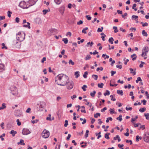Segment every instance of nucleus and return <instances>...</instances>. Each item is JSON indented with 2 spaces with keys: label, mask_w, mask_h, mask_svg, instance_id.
<instances>
[{
  "label": "nucleus",
  "mask_w": 149,
  "mask_h": 149,
  "mask_svg": "<svg viewBox=\"0 0 149 149\" xmlns=\"http://www.w3.org/2000/svg\"><path fill=\"white\" fill-rule=\"evenodd\" d=\"M62 41L64 42L65 44H67L68 42V40L67 38H63Z\"/></svg>",
  "instance_id": "31"
},
{
  "label": "nucleus",
  "mask_w": 149,
  "mask_h": 149,
  "mask_svg": "<svg viewBox=\"0 0 149 149\" xmlns=\"http://www.w3.org/2000/svg\"><path fill=\"white\" fill-rule=\"evenodd\" d=\"M122 117V116L121 114H120L119 115V117L116 118V119L119 120L120 121H121L123 120Z\"/></svg>",
  "instance_id": "34"
},
{
  "label": "nucleus",
  "mask_w": 149,
  "mask_h": 149,
  "mask_svg": "<svg viewBox=\"0 0 149 149\" xmlns=\"http://www.w3.org/2000/svg\"><path fill=\"white\" fill-rule=\"evenodd\" d=\"M12 13L10 11H8V17H11V14Z\"/></svg>",
  "instance_id": "58"
},
{
  "label": "nucleus",
  "mask_w": 149,
  "mask_h": 149,
  "mask_svg": "<svg viewBox=\"0 0 149 149\" xmlns=\"http://www.w3.org/2000/svg\"><path fill=\"white\" fill-rule=\"evenodd\" d=\"M113 28L114 29V33H116L118 31L117 27L114 26L113 27Z\"/></svg>",
  "instance_id": "29"
},
{
  "label": "nucleus",
  "mask_w": 149,
  "mask_h": 149,
  "mask_svg": "<svg viewBox=\"0 0 149 149\" xmlns=\"http://www.w3.org/2000/svg\"><path fill=\"white\" fill-rule=\"evenodd\" d=\"M110 134V133H107V132L105 134V135H104L105 138L107 139H109L110 138H109V135Z\"/></svg>",
  "instance_id": "22"
},
{
  "label": "nucleus",
  "mask_w": 149,
  "mask_h": 149,
  "mask_svg": "<svg viewBox=\"0 0 149 149\" xmlns=\"http://www.w3.org/2000/svg\"><path fill=\"white\" fill-rule=\"evenodd\" d=\"M38 0H30L29 1V3L31 4L29 5V7L35 4Z\"/></svg>",
  "instance_id": "11"
},
{
  "label": "nucleus",
  "mask_w": 149,
  "mask_h": 149,
  "mask_svg": "<svg viewBox=\"0 0 149 149\" xmlns=\"http://www.w3.org/2000/svg\"><path fill=\"white\" fill-rule=\"evenodd\" d=\"M132 19L134 18L135 20H136V19L138 18V16L135 15H133L132 16Z\"/></svg>",
  "instance_id": "57"
},
{
  "label": "nucleus",
  "mask_w": 149,
  "mask_h": 149,
  "mask_svg": "<svg viewBox=\"0 0 149 149\" xmlns=\"http://www.w3.org/2000/svg\"><path fill=\"white\" fill-rule=\"evenodd\" d=\"M55 80V82L58 85L64 86L69 83V78L65 74H61L56 77Z\"/></svg>",
  "instance_id": "1"
},
{
  "label": "nucleus",
  "mask_w": 149,
  "mask_h": 149,
  "mask_svg": "<svg viewBox=\"0 0 149 149\" xmlns=\"http://www.w3.org/2000/svg\"><path fill=\"white\" fill-rule=\"evenodd\" d=\"M48 10H44L42 11L44 15H45L48 12Z\"/></svg>",
  "instance_id": "59"
},
{
  "label": "nucleus",
  "mask_w": 149,
  "mask_h": 149,
  "mask_svg": "<svg viewBox=\"0 0 149 149\" xmlns=\"http://www.w3.org/2000/svg\"><path fill=\"white\" fill-rule=\"evenodd\" d=\"M86 17L88 20H90L91 19V17L89 15H86Z\"/></svg>",
  "instance_id": "51"
},
{
  "label": "nucleus",
  "mask_w": 149,
  "mask_h": 149,
  "mask_svg": "<svg viewBox=\"0 0 149 149\" xmlns=\"http://www.w3.org/2000/svg\"><path fill=\"white\" fill-rule=\"evenodd\" d=\"M130 70L131 71L130 73L131 74H132L133 75H134L136 74V69H133L132 68H130Z\"/></svg>",
  "instance_id": "15"
},
{
  "label": "nucleus",
  "mask_w": 149,
  "mask_h": 149,
  "mask_svg": "<svg viewBox=\"0 0 149 149\" xmlns=\"http://www.w3.org/2000/svg\"><path fill=\"white\" fill-rule=\"evenodd\" d=\"M142 137L141 136H137L136 137V141L138 142L139 141V139H141Z\"/></svg>",
  "instance_id": "36"
},
{
  "label": "nucleus",
  "mask_w": 149,
  "mask_h": 149,
  "mask_svg": "<svg viewBox=\"0 0 149 149\" xmlns=\"http://www.w3.org/2000/svg\"><path fill=\"white\" fill-rule=\"evenodd\" d=\"M104 94L105 96H106L107 95H110V92L109 91L107 90L105 93H104Z\"/></svg>",
  "instance_id": "28"
},
{
  "label": "nucleus",
  "mask_w": 149,
  "mask_h": 149,
  "mask_svg": "<svg viewBox=\"0 0 149 149\" xmlns=\"http://www.w3.org/2000/svg\"><path fill=\"white\" fill-rule=\"evenodd\" d=\"M136 3H134L133 4V6L132 7V8L133 9H134L135 11H136L137 10V9L136 8H135L136 7Z\"/></svg>",
  "instance_id": "30"
},
{
  "label": "nucleus",
  "mask_w": 149,
  "mask_h": 149,
  "mask_svg": "<svg viewBox=\"0 0 149 149\" xmlns=\"http://www.w3.org/2000/svg\"><path fill=\"white\" fill-rule=\"evenodd\" d=\"M142 35L145 36H148V34L146 33L145 31V30H143L142 31Z\"/></svg>",
  "instance_id": "27"
},
{
  "label": "nucleus",
  "mask_w": 149,
  "mask_h": 149,
  "mask_svg": "<svg viewBox=\"0 0 149 149\" xmlns=\"http://www.w3.org/2000/svg\"><path fill=\"white\" fill-rule=\"evenodd\" d=\"M87 88V86L86 85H83V86L81 88L84 91H86V89L85 88Z\"/></svg>",
  "instance_id": "46"
},
{
  "label": "nucleus",
  "mask_w": 149,
  "mask_h": 149,
  "mask_svg": "<svg viewBox=\"0 0 149 149\" xmlns=\"http://www.w3.org/2000/svg\"><path fill=\"white\" fill-rule=\"evenodd\" d=\"M48 116H49L48 117H47L46 120H48L51 121L52 120V119L51 118V115L50 114H49Z\"/></svg>",
  "instance_id": "37"
},
{
  "label": "nucleus",
  "mask_w": 149,
  "mask_h": 149,
  "mask_svg": "<svg viewBox=\"0 0 149 149\" xmlns=\"http://www.w3.org/2000/svg\"><path fill=\"white\" fill-rule=\"evenodd\" d=\"M88 72L87 71L85 72L83 75L84 78H86L87 77V75L88 74Z\"/></svg>",
  "instance_id": "39"
},
{
  "label": "nucleus",
  "mask_w": 149,
  "mask_h": 149,
  "mask_svg": "<svg viewBox=\"0 0 149 149\" xmlns=\"http://www.w3.org/2000/svg\"><path fill=\"white\" fill-rule=\"evenodd\" d=\"M144 140L145 141L149 142V132H146L145 133L143 137Z\"/></svg>",
  "instance_id": "7"
},
{
  "label": "nucleus",
  "mask_w": 149,
  "mask_h": 149,
  "mask_svg": "<svg viewBox=\"0 0 149 149\" xmlns=\"http://www.w3.org/2000/svg\"><path fill=\"white\" fill-rule=\"evenodd\" d=\"M83 22L82 20H80L79 22H77V24L78 25H79L80 24H83Z\"/></svg>",
  "instance_id": "56"
},
{
  "label": "nucleus",
  "mask_w": 149,
  "mask_h": 149,
  "mask_svg": "<svg viewBox=\"0 0 149 149\" xmlns=\"http://www.w3.org/2000/svg\"><path fill=\"white\" fill-rule=\"evenodd\" d=\"M93 44V42H88L87 43L86 46L88 47V45H89L90 46H92Z\"/></svg>",
  "instance_id": "47"
},
{
  "label": "nucleus",
  "mask_w": 149,
  "mask_h": 149,
  "mask_svg": "<svg viewBox=\"0 0 149 149\" xmlns=\"http://www.w3.org/2000/svg\"><path fill=\"white\" fill-rule=\"evenodd\" d=\"M45 105V103L43 102H40L39 103L37 104V106H39V110L40 111H42L43 109L44 108Z\"/></svg>",
  "instance_id": "5"
},
{
  "label": "nucleus",
  "mask_w": 149,
  "mask_h": 149,
  "mask_svg": "<svg viewBox=\"0 0 149 149\" xmlns=\"http://www.w3.org/2000/svg\"><path fill=\"white\" fill-rule=\"evenodd\" d=\"M10 134H12L13 136H14L15 134H17V132L16 131H14V130H12L10 132Z\"/></svg>",
  "instance_id": "18"
},
{
  "label": "nucleus",
  "mask_w": 149,
  "mask_h": 149,
  "mask_svg": "<svg viewBox=\"0 0 149 149\" xmlns=\"http://www.w3.org/2000/svg\"><path fill=\"white\" fill-rule=\"evenodd\" d=\"M74 75L75 76V78H77L80 76L79 72L78 71L75 72L74 73Z\"/></svg>",
  "instance_id": "20"
},
{
  "label": "nucleus",
  "mask_w": 149,
  "mask_h": 149,
  "mask_svg": "<svg viewBox=\"0 0 149 149\" xmlns=\"http://www.w3.org/2000/svg\"><path fill=\"white\" fill-rule=\"evenodd\" d=\"M55 3L57 4H60L62 0H54Z\"/></svg>",
  "instance_id": "25"
},
{
  "label": "nucleus",
  "mask_w": 149,
  "mask_h": 149,
  "mask_svg": "<svg viewBox=\"0 0 149 149\" xmlns=\"http://www.w3.org/2000/svg\"><path fill=\"white\" fill-rule=\"evenodd\" d=\"M114 39L112 37L110 38L108 40L109 42L111 44H113V41Z\"/></svg>",
  "instance_id": "24"
},
{
  "label": "nucleus",
  "mask_w": 149,
  "mask_h": 149,
  "mask_svg": "<svg viewBox=\"0 0 149 149\" xmlns=\"http://www.w3.org/2000/svg\"><path fill=\"white\" fill-rule=\"evenodd\" d=\"M138 118V116H135V117L134 118H132V120L131 121L132 123L136 119H137Z\"/></svg>",
  "instance_id": "48"
},
{
  "label": "nucleus",
  "mask_w": 149,
  "mask_h": 149,
  "mask_svg": "<svg viewBox=\"0 0 149 149\" xmlns=\"http://www.w3.org/2000/svg\"><path fill=\"white\" fill-rule=\"evenodd\" d=\"M100 113H96V114L94 115V117L95 118H97L98 116H100Z\"/></svg>",
  "instance_id": "40"
},
{
  "label": "nucleus",
  "mask_w": 149,
  "mask_h": 149,
  "mask_svg": "<svg viewBox=\"0 0 149 149\" xmlns=\"http://www.w3.org/2000/svg\"><path fill=\"white\" fill-rule=\"evenodd\" d=\"M11 92L13 95H16L18 94L17 88L15 87H13L10 88Z\"/></svg>",
  "instance_id": "6"
},
{
  "label": "nucleus",
  "mask_w": 149,
  "mask_h": 149,
  "mask_svg": "<svg viewBox=\"0 0 149 149\" xmlns=\"http://www.w3.org/2000/svg\"><path fill=\"white\" fill-rule=\"evenodd\" d=\"M21 44V42H16L15 43V45L16 47L17 48H19L20 47Z\"/></svg>",
  "instance_id": "16"
},
{
  "label": "nucleus",
  "mask_w": 149,
  "mask_h": 149,
  "mask_svg": "<svg viewBox=\"0 0 149 149\" xmlns=\"http://www.w3.org/2000/svg\"><path fill=\"white\" fill-rule=\"evenodd\" d=\"M31 133L30 131L28 129L24 128L23 129L22 134L23 135H27Z\"/></svg>",
  "instance_id": "9"
},
{
  "label": "nucleus",
  "mask_w": 149,
  "mask_h": 149,
  "mask_svg": "<svg viewBox=\"0 0 149 149\" xmlns=\"http://www.w3.org/2000/svg\"><path fill=\"white\" fill-rule=\"evenodd\" d=\"M104 85V84L103 83H101L100 84H97V86L98 87L100 88H102L103 86Z\"/></svg>",
  "instance_id": "41"
},
{
  "label": "nucleus",
  "mask_w": 149,
  "mask_h": 149,
  "mask_svg": "<svg viewBox=\"0 0 149 149\" xmlns=\"http://www.w3.org/2000/svg\"><path fill=\"white\" fill-rule=\"evenodd\" d=\"M38 121V120L36 119L35 120L31 121V122L32 123L34 124L35 123H37Z\"/></svg>",
  "instance_id": "55"
},
{
  "label": "nucleus",
  "mask_w": 149,
  "mask_h": 149,
  "mask_svg": "<svg viewBox=\"0 0 149 149\" xmlns=\"http://www.w3.org/2000/svg\"><path fill=\"white\" fill-rule=\"evenodd\" d=\"M65 10V7L63 6H62L59 9V11L60 13L63 15Z\"/></svg>",
  "instance_id": "12"
},
{
  "label": "nucleus",
  "mask_w": 149,
  "mask_h": 149,
  "mask_svg": "<svg viewBox=\"0 0 149 149\" xmlns=\"http://www.w3.org/2000/svg\"><path fill=\"white\" fill-rule=\"evenodd\" d=\"M131 57L132 58L133 61H134L136 59L137 56H136L135 54H134L133 55H131Z\"/></svg>",
  "instance_id": "21"
},
{
  "label": "nucleus",
  "mask_w": 149,
  "mask_h": 149,
  "mask_svg": "<svg viewBox=\"0 0 149 149\" xmlns=\"http://www.w3.org/2000/svg\"><path fill=\"white\" fill-rule=\"evenodd\" d=\"M117 93L119 95H120L121 96H122L123 95V93L122 90H118L117 91Z\"/></svg>",
  "instance_id": "19"
},
{
  "label": "nucleus",
  "mask_w": 149,
  "mask_h": 149,
  "mask_svg": "<svg viewBox=\"0 0 149 149\" xmlns=\"http://www.w3.org/2000/svg\"><path fill=\"white\" fill-rule=\"evenodd\" d=\"M26 24L24 25L23 26L24 27L28 28L29 29H30L31 28L30 26V24L28 22H26Z\"/></svg>",
  "instance_id": "17"
},
{
  "label": "nucleus",
  "mask_w": 149,
  "mask_h": 149,
  "mask_svg": "<svg viewBox=\"0 0 149 149\" xmlns=\"http://www.w3.org/2000/svg\"><path fill=\"white\" fill-rule=\"evenodd\" d=\"M67 85V88L68 89L70 90L72 89L74 86V83L73 81H69V83Z\"/></svg>",
  "instance_id": "8"
},
{
  "label": "nucleus",
  "mask_w": 149,
  "mask_h": 149,
  "mask_svg": "<svg viewBox=\"0 0 149 149\" xmlns=\"http://www.w3.org/2000/svg\"><path fill=\"white\" fill-rule=\"evenodd\" d=\"M49 31L51 33H49V34L51 35L52 33L54 34V33H56L57 30L55 29H52L49 30Z\"/></svg>",
  "instance_id": "13"
},
{
  "label": "nucleus",
  "mask_w": 149,
  "mask_h": 149,
  "mask_svg": "<svg viewBox=\"0 0 149 149\" xmlns=\"http://www.w3.org/2000/svg\"><path fill=\"white\" fill-rule=\"evenodd\" d=\"M114 109H110V113L111 114H112L113 113H116V112L114 111Z\"/></svg>",
  "instance_id": "42"
},
{
  "label": "nucleus",
  "mask_w": 149,
  "mask_h": 149,
  "mask_svg": "<svg viewBox=\"0 0 149 149\" xmlns=\"http://www.w3.org/2000/svg\"><path fill=\"white\" fill-rule=\"evenodd\" d=\"M117 12L118 14H122L123 12L122 10H117Z\"/></svg>",
  "instance_id": "64"
},
{
  "label": "nucleus",
  "mask_w": 149,
  "mask_h": 149,
  "mask_svg": "<svg viewBox=\"0 0 149 149\" xmlns=\"http://www.w3.org/2000/svg\"><path fill=\"white\" fill-rule=\"evenodd\" d=\"M89 132V131L88 130H87L86 131V134L85 135V137L86 138L88 136V133Z\"/></svg>",
  "instance_id": "43"
},
{
  "label": "nucleus",
  "mask_w": 149,
  "mask_h": 149,
  "mask_svg": "<svg viewBox=\"0 0 149 149\" xmlns=\"http://www.w3.org/2000/svg\"><path fill=\"white\" fill-rule=\"evenodd\" d=\"M16 121L17 122V124L18 126H20L21 125V123L19 121V119H17Z\"/></svg>",
  "instance_id": "60"
},
{
  "label": "nucleus",
  "mask_w": 149,
  "mask_h": 149,
  "mask_svg": "<svg viewBox=\"0 0 149 149\" xmlns=\"http://www.w3.org/2000/svg\"><path fill=\"white\" fill-rule=\"evenodd\" d=\"M16 38L17 40L21 42L25 38V34L24 33L23 35L20 32H19L16 34Z\"/></svg>",
  "instance_id": "2"
},
{
  "label": "nucleus",
  "mask_w": 149,
  "mask_h": 149,
  "mask_svg": "<svg viewBox=\"0 0 149 149\" xmlns=\"http://www.w3.org/2000/svg\"><path fill=\"white\" fill-rule=\"evenodd\" d=\"M20 143V144L23 145H25V143H24V141L23 139H21L20 140V141L19 142Z\"/></svg>",
  "instance_id": "50"
},
{
  "label": "nucleus",
  "mask_w": 149,
  "mask_h": 149,
  "mask_svg": "<svg viewBox=\"0 0 149 149\" xmlns=\"http://www.w3.org/2000/svg\"><path fill=\"white\" fill-rule=\"evenodd\" d=\"M144 116L146 117V119L148 120L149 119V113H145Z\"/></svg>",
  "instance_id": "38"
},
{
  "label": "nucleus",
  "mask_w": 149,
  "mask_h": 149,
  "mask_svg": "<svg viewBox=\"0 0 149 149\" xmlns=\"http://www.w3.org/2000/svg\"><path fill=\"white\" fill-rule=\"evenodd\" d=\"M91 58V56L90 55H87L85 58L86 60H89Z\"/></svg>",
  "instance_id": "35"
},
{
  "label": "nucleus",
  "mask_w": 149,
  "mask_h": 149,
  "mask_svg": "<svg viewBox=\"0 0 149 149\" xmlns=\"http://www.w3.org/2000/svg\"><path fill=\"white\" fill-rule=\"evenodd\" d=\"M28 4L26 3L24 1L21 2L19 6L23 9H26L29 7V6H27Z\"/></svg>",
  "instance_id": "3"
},
{
  "label": "nucleus",
  "mask_w": 149,
  "mask_h": 149,
  "mask_svg": "<svg viewBox=\"0 0 149 149\" xmlns=\"http://www.w3.org/2000/svg\"><path fill=\"white\" fill-rule=\"evenodd\" d=\"M113 119L111 117H109L107 118V120H106V122L107 123L109 122V120H110L111 121H112Z\"/></svg>",
  "instance_id": "44"
},
{
  "label": "nucleus",
  "mask_w": 149,
  "mask_h": 149,
  "mask_svg": "<svg viewBox=\"0 0 149 149\" xmlns=\"http://www.w3.org/2000/svg\"><path fill=\"white\" fill-rule=\"evenodd\" d=\"M146 110V108L145 107L141 108L139 109V111L141 112H143Z\"/></svg>",
  "instance_id": "26"
},
{
  "label": "nucleus",
  "mask_w": 149,
  "mask_h": 149,
  "mask_svg": "<svg viewBox=\"0 0 149 149\" xmlns=\"http://www.w3.org/2000/svg\"><path fill=\"white\" fill-rule=\"evenodd\" d=\"M68 63L69 64H71L72 65H74V63L71 59L69 60Z\"/></svg>",
  "instance_id": "45"
},
{
  "label": "nucleus",
  "mask_w": 149,
  "mask_h": 149,
  "mask_svg": "<svg viewBox=\"0 0 149 149\" xmlns=\"http://www.w3.org/2000/svg\"><path fill=\"white\" fill-rule=\"evenodd\" d=\"M4 65L3 64L0 63V72H2L5 70Z\"/></svg>",
  "instance_id": "14"
},
{
  "label": "nucleus",
  "mask_w": 149,
  "mask_h": 149,
  "mask_svg": "<svg viewBox=\"0 0 149 149\" xmlns=\"http://www.w3.org/2000/svg\"><path fill=\"white\" fill-rule=\"evenodd\" d=\"M116 67L117 68H118L120 69H121L122 68V66L121 65H117L116 66Z\"/></svg>",
  "instance_id": "62"
},
{
  "label": "nucleus",
  "mask_w": 149,
  "mask_h": 149,
  "mask_svg": "<svg viewBox=\"0 0 149 149\" xmlns=\"http://www.w3.org/2000/svg\"><path fill=\"white\" fill-rule=\"evenodd\" d=\"M31 109L30 108H28L26 111V112L28 113H30Z\"/></svg>",
  "instance_id": "61"
},
{
  "label": "nucleus",
  "mask_w": 149,
  "mask_h": 149,
  "mask_svg": "<svg viewBox=\"0 0 149 149\" xmlns=\"http://www.w3.org/2000/svg\"><path fill=\"white\" fill-rule=\"evenodd\" d=\"M95 91H93V92H91L90 93V95L92 97H93L95 96Z\"/></svg>",
  "instance_id": "32"
},
{
  "label": "nucleus",
  "mask_w": 149,
  "mask_h": 149,
  "mask_svg": "<svg viewBox=\"0 0 149 149\" xmlns=\"http://www.w3.org/2000/svg\"><path fill=\"white\" fill-rule=\"evenodd\" d=\"M141 63L139 65V67L140 68H142L143 67V64H145V63L144 62L141 61Z\"/></svg>",
  "instance_id": "53"
},
{
  "label": "nucleus",
  "mask_w": 149,
  "mask_h": 149,
  "mask_svg": "<svg viewBox=\"0 0 149 149\" xmlns=\"http://www.w3.org/2000/svg\"><path fill=\"white\" fill-rule=\"evenodd\" d=\"M110 97H111V100L113 101H115L116 100V99L115 98H113V96L112 95H111L110 96Z\"/></svg>",
  "instance_id": "52"
},
{
  "label": "nucleus",
  "mask_w": 149,
  "mask_h": 149,
  "mask_svg": "<svg viewBox=\"0 0 149 149\" xmlns=\"http://www.w3.org/2000/svg\"><path fill=\"white\" fill-rule=\"evenodd\" d=\"M22 114L20 110H15L14 111V115L16 117H20Z\"/></svg>",
  "instance_id": "10"
},
{
  "label": "nucleus",
  "mask_w": 149,
  "mask_h": 149,
  "mask_svg": "<svg viewBox=\"0 0 149 149\" xmlns=\"http://www.w3.org/2000/svg\"><path fill=\"white\" fill-rule=\"evenodd\" d=\"M134 127H138V126L139 125H141V123H137V124L134 123Z\"/></svg>",
  "instance_id": "54"
},
{
  "label": "nucleus",
  "mask_w": 149,
  "mask_h": 149,
  "mask_svg": "<svg viewBox=\"0 0 149 149\" xmlns=\"http://www.w3.org/2000/svg\"><path fill=\"white\" fill-rule=\"evenodd\" d=\"M92 77L95 80H96L97 79L98 76L97 75L93 74L92 75Z\"/></svg>",
  "instance_id": "33"
},
{
  "label": "nucleus",
  "mask_w": 149,
  "mask_h": 149,
  "mask_svg": "<svg viewBox=\"0 0 149 149\" xmlns=\"http://www.w3.org/2000/svg\"><path fill=\"white\" fill-rule=\"evenodd\" d=\"M6 108V104L5 103H3L2 104V106L1 107H0V110H3Z\"/></svg>",
  "instance_id": "23"
},
{
  "label": "nucleus",
  "mask_w": 149,
  "mask_h": 149,
  "mask_svg": "<svg viewBox=\"0 0 149 149\" xmlns=\"http://www.w3.org/2000/svg\"><path fill=\"white\" fill-rule=\"evenodd\" d=\"M49 135V132L48 131H47L46 130H44L42 133V137L44 138H48Z\"/></svg>",
  "instance_id": "4"
},
{
  "label": "nucleus",
  "mask_w": 149,
  "mask_h": 149,
  "mask_svg": "<svg viewBox=\"0 0 149 149\" xmlns=\"http://www.w3.org/2000/svg\"><path fill=\"white\" fill-rule=\"evenodd\" d=\"M65 123L64 125V126L65 127H66L68 125V121L67 120H66L65 121Z\"/></svg>",
  "instance_id": "49"
},
{
  "label": "nucleus",
  "mask_w": 149,
  "mask_h": 149,
  "mask_svg": "<svg viewBox=\"0 0 149 149\" xmlns=\"http://www.w3.org/2000/svg\"><path fill=\"white\" fill-rule=\"evenodd\" d=\"M71 135L70 134H68V136L66 138V139L68 141L70 139L71 137Z\"/></svg>",
  "instance_id": "63"
}]
</instances>
